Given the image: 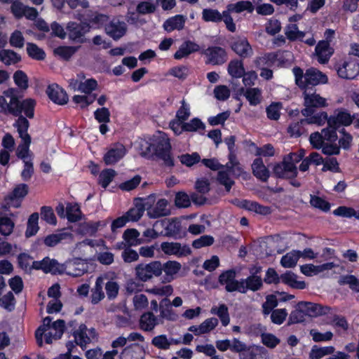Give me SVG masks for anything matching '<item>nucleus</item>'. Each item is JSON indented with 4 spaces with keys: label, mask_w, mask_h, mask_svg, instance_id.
<instances>
[{
    "label": "nucleus",
    "mask_w": 359,
    "mask_h": 359,
    "mask_svg": "<svg viewBox=\"0 0 359 359\" xmlns=\"http://www.w3.org/2000/svg\"><path fill=\"white\" fill-rule=\"evenodd\" d=\"M226 8L231 12H235L237 13H241L244 11H248L251 13L254 10V6L249 1H241L236 4H229Z\"/></svg>",
    "instance_id": "79ce46f5"
},
{
    "label": "nucleus",
    "mask_w": 359,
    "mask_h": 359,
    "mask_svg": "<svg viewBox=\"0 0 359 359\" xmlns=\"http://www.w3.org/2000/svg\"><path fill=\"white\" fill-rule=\"evenodd\" d=\"M292 72L295 76L296 84L302 90L313 89V86L326 83L328 80L325 74L315 68L308 69L304 74L300 67H295Z\"/></svg>",
    "instance_id": "f257e3e1"
},
{
    "label": "nucleus",
    "mask_w": 359,
    "mask_h": 359,
    "mask_svg": "<svg viewBox=\"0 0 359 359\" xmlns=\"http://www.w3.org/2000/svg\"><path fill=\"white\" fill-rule=\"evenodd\" d=\"M228 73L235 79L241 78L245 74V69L242 61L233 60L228 65Z\"/></svg>",
    "instance_id": "c9c22d12"
},
{
    "label": "nucleus",
    "mask_w": 359,
    "mask_h": 359,
    "mask_svg": "<svg viewBox=\"0 0 359 359\" xmlns=\"http://www.w3.org/2000/svg\"><path fill=\"white\" fill-rule=\"evenodd\" d=\"M261 339L263 344L269 348H274L280 342L278 337L271 333H262Z\"/></svg>",
    "instance_id": "69168bd1"
},
{
    "label": "nucleus",
    "mask_w": 359,
    "mask_h": 359,
    "mask_svg": "<svg viewBox=\"0 0 359 359\" xmlns=\"http://www.w3.org/2000/svg\"><path fill=\"white\" fill-rule=\"evenodd\" d=\"M73 235L69 233H60L56 234H50L47 236L44 239V243L48 247H53L60 243L63 240H72Z\"/></svg>",
    "instance_id": "4c0bfd02"
},
{
    "label": "nucleus",
    "mask_w": 359,
    "mask_h": 359,
    "mask_svg": "<svg viewBox=\"0 0 359 359\" xmlns=\"http://www.w3.org/2000/svg\"><path fill=\"white\" fill-rule=\"evenodd\" d=\"M41 218L44 219L47 223L53 225L57 224V219L53 212V210L50 206H43L41 208Z\"/></svg>",
    "instance_id": "0e129e2a"
},
{
    "label": "nucleus",
    "mask_w": 359,
    "mask_h": 359,
    "mask_svg": "<svg viewBox=\"0 0 359 359\" xmlns=\"http://www.w3.org/2000/svg\"><path fill=\"white\" fill-rule=\"evenodd\" d=\"M14 222L7 217H0V233L3 236H9L13 230Z\"/></svg>",
    "instance_id": "5fc2aeb1"
},
{
    "label": "nucleus",
    "mask_w": 359,
    "mask_h": 359,
    "mask_svg": "<svg viewBox=\"0 0 359 359\" xmlns=\"http://www.w3.org/2000/svg\"><path fill=\"white\" fill-rule=\"evenodd\" d=\"M36 101L32 98L24 100L20 104V114L23 111L25 116L29 118H32L34 115V107Z\"/></svg>",
    "instance_id": "c03bdc74"
},
{
    "label": "nucleus",
    "mask_w": 359,
    "mask_h": 359,
    "mask_svg": "<svg viewBox=\"0 0 359 359\" xmlns=\"http://www.w3.org/2000/svg\"><path fill=\"white\" fill-rule=\"evenodd\" d=\"M309 334L315 342L328 341H331L333 338V333L330 331L321 333L315 329H312L310 330Z\"/></svg>",
    "instance_id": "680f3d73"
},
{
    "label": "nucleus",
    "mask_w": 359,
    "mask_h": 359,
    "mask_svg": "<svg viewBox=\"0 0 359 359\" xmlns=\"http://www.w3.org/2000/svg\"><path fill=\"white\" fill-rule=\"evenodd\" d=\"M326 120H327V114L325 111H321L313 116H308L306 118L302 119V123L322 126L326 122Z\"/></svg>",
    "instance_id": "603ef678"
},
{
    "label": "nucleus",
    "mask_w": 359,
    "mask_h": 359,
    "mask_svg": "<svg viewBox=\"0 0 359 359\" xmlns=\"http://www.w3.org/2000/svg\"><path fill=\"white\" fill-rule=\"evenodd\" d=\"M299 259V250H292L282 257L280 264L285 268H292L297 265Z\"/></svg>",
    "instance_id": "a19ab883"
},
{
    "label": "nucleus",
    "mask_w": 359,
    "mask_h": 359,
    "mask_svg": "<svg viewBox=\"0 0 359 359\" xmlns=\"http://www.w3.org/2000/svg\"><path fill=\"white\" fill-rule=\"evenodd\" d=\"M199 50V45L193 41H187L180 46L178 50L175 53L174 57L176 60H180L192 53L198 52Z\"/></svg>",
    "instance_id": "cd10ccee"
},
{
    "label": "nucleus",
    "mask_w": 359,
    "mask_h": 359,
    "mask_svg": "<svg viewBox=\"0 0 359 359\" xmlns=\"http://www.w3.org/2000/svg\"><path fill=\"white\" fill-rule=\"evenodd\" d=\"M76 51V48L72 46H59L54 50V54L60 58L68 60Z\"/></svg>",
    "instance_id": "4d7b16f0"
},
{
    "label": "nucleus",
    "mask_w": 359,
    "mask_h": 359,
    "mask_svg": "<svg viewBox=\"0 0 359 359\" xmlns=\"http://www.w3.org/2000/svg\"><path fill=\"white\" fill-rule=\"evenodd\" d=\"M304 105L302 114L306 117L314 113V108L325 107L327 105L326 99L316 93L313 89H304L303 92Z\"/></svg>",
    "instance_id": "20e7f679"
},
{
    "label": "nucleus",
    "mask_w": 359,
    "mask_h": 359,
    "mask_svg": "<svg viewBox=\"0 0 359 359\" xmlns=\"http://www.w3.org/2000/svg\"><path fill=\"white\" fill-rule=\"evenodd\" d=\"M168 204V201L165 198L158 200L156 205L147 212L148 216L150 218H158L169 215L170 214V211L167 208Z\"/></svg>",
    "instance_id": "a878e982"
},
{
    "label": "nucleus",
    "mask_w": 359,
    "mask_h": 359,
    "mask_svg": "<svg viewBox=\"0 0 359 359\" xmlns=\"http://www.w3.org/2000/svg\"><path fill=\"white\" fill-rule=\"evenodd\" d=\"M334 215L344 217H355L358 219L359 210L356 211L353 208L346 206H339L333 211Z\"/></svg>",
    "instance_id": "bf43d9fd"
},
{
    "label": "nucleus",
    "mask_w": 359,
    "mask_h": 359,
    "mask_svg": "<svg viewBox=\"0 0 359 359\" xmlns=\"http://www.w3.org/2000/svg\"><path fill=\"white\" fill-rule=\"evenodd\" d=\"M126 153V147L121 144H116L104 156V161L107 165L116 163L122 158Z\"/></svg>",
    "instance_id": "6ab92c4d"
},
{
    "label": "nucleus",
    "mask_w": 359,
    "mask_h": 359,
    "mask_svg": "<svg viewBox=\"0 0 359 359\" xmlns=\"http://www.w3.org/2000/svg\"><path fill=\"white\" fill-rule=\"evenodd\" d=\"M236 271L234 270H228L219 276V283L221 285H225V289L229 292L238 291L240 285V280H236Z\"/></svg>",
    "instance_id": "dca6fc26"
},
{
    "label": "nucleus",
    "mask_w": 359,
    "mask_h": 359,
    "mask_svg": "<svg viewBox=\"0 0 359 359\" xmlns=\"http://www.w3.org/2000/svg\"><path fill=\"white\" fill-rule=\"evenodd\" d=\"M153 150L154 155L162 160L165 165L174 166V159L171 155V144L167 134L158 132L154 136Z\"/></svg>",
    "instance_id": "7ed1b4c3"
},
{
    "label": "nucleus",
    "mask_w": 359,
    "mask_h": 359,
    "mask_svg": "<svg viewBox=\"0 0 359 359\" xmlns=\"http://www.w3.org/2000/svg\"><path fill=\"white\" fill-rule=\"evenodd\" d=\"M253 175L263 182L267 181L269 177V171L264 165L261 158H257L252 164Z\"/></svg>",
    "instance_id": "bb28decb"
},
{
    "label": "nucleus",
    "mask_w": 359,
    "mask_h": 359,
    "mask_svg": "<svg viewBox=\"0 0 359 359\" xmlns=\"http://www.w3.org/2000/svg\"><path fill=\"white\" fill-rule=\"evenodd\" d=\"M280 280L283 283L293 288L304 289L306 287L305 282L297 280V276L291 271H287L282 274L280 276Z\"/></svg>",
    "instance_id": "72a5a7b5"
},
{
    "label": "nucleus",
    "mask_w": 359,
    "mask_h": 359,
    "mask_svg": "<svg viewBox=\"0 0 359 359\" xmlns=\"http://www.w3.org/2000/svg\"><path fill=\"white\" fill-rule=\"evenodd\" d=\"M39 213H32L27 221V229L25 231V236L29 238L34 236L39 231V227L38 225Z\"/></svg>",
    "instance_id": "ea45409f"
},
{
    "label": "nucleus",
    "mask_w": 359,
    "mask_h": 359,
    "mask_svg": "<svg viewBox=\"0 0 359 359\" xmlns=\"http://www.w3.org/2000/svg\"><path fill=\"white\" fill-rule=\"evenodd\" d=\"M210 311L212 313L218 316L223 326L229 325L230 321L229 314L228 308L225 304H221L219 307H212Z\"/></svg>",
    "instance_id": "37998d69"
},
{
    "label": "nucleus",
    "mask_w": 359,
    "mask_h": 359,
    "mask_svg": "<svg viewBox=\"0 0 359 359\" xmlns=\"http://www.w3.org/2000/svg\"><path fill=\"white\" fill-rule=\"evenodd\" d=\"M135 271L138 280L147 282L154 276L158 277L162 274V264L159 261H152L148 264H139L135 266Z\"/></svg>",
    "instance_id": "39448f33"
},
{
    "label": "nucleus",
    "mask_w": 359,
    "mask_h": 359,
    "mask_svg": "<svg viewBox=\"0 0 359 359\" xmlns=\"http://www.w3.org/2000/svg\"><path fill=\"white\" fill-rule=\"evenodd\" d=\"M0 61L6 65H13L21 61V56L13 50H0Z\"/></svg>",
    "instance_id": "2f4dec72"
},
{
    "label": "nucleus",
    "mask_w": 359,
    "mask_h": 359,
    "mask_svg": "<svg viewBox=\"0 0 359 359\" xmlns=\"http://www.w3.org/2000/svg\"><path fill=\"white\" fill-rule=\"evenodd\" d=\"M298 307L302 308L305 314L310 317L325 315L328 313L331 309L328 306H324L310 302H300L298 303Z\"/></svg>",
    "instance_id": "2eb2a0df"
},
{
    "label": "nucleus",
    "mask_w": 359,
    "mask_h": 359,
    "mask_svg": "<svg viewBox=\"0 0 359 359\" xmlns=\"http://www.w3.org/2000/svg\"><path fill=\"white\" fill-rule=\"evenodd\" d=\"M116 175L115 170L106 169L101 172L99 176V183L103 188H107Z\"/></svg>",
    "instance_id": "13d9d810"
},
{
    "label": "nucleus",
    "mask_w": 359,
    "mask_h": 359,
    "mask_svg": "<svg viewBox=\"0 0 359 359\" xmlns=\"http://www.w3.org/2000/svg\"><path fill=\"white\" fill-rule=\"evenodd\" d=\"M140 233L135 229H126L123 235V239L128 246H135L144 243L142 238H139Z\"/></svg>",
    "instance_id": "f704fd0d"
},
{
    "label": "nucleus",
    "mask_w": 359,
    "mask_h": 359,
    "mask_svg": "<svg viewBox=\"0 0 359 359\" xmlns=\"http://www.w3.org/2000/svg\"><path fill=\"white\" fill-rule=\"evenodd\" d=\"M186 18L182 15H177L172 17L163 23V28L167 32H172L175 29L180 30L184 28Z\"/></svg>",
    "instance_id": "c756f323"
},
{
    "label": "nucleus",
    "mask_w": 359,
    "mask_h": 359,
    "mask_svg": "<svg viewBox=\"0 0 359 359\" xmlns=\"http://www.w3.org/2000/svg\"><path fill=\"white\" fill-rule=\"evenodd\" d=\"M67 216L68 221L70 222H76L81 219V210L79 205L75 203H68L66 207Z\"/></svg>",
    "instance_id": "49530a36"
},
{
    "label": "nucleus",
    "mask_w": 359,
    "mask_h": 359,
    "mask_svg": "<svg viewBox=\"0 0 359 359\" xmlns=\"http://www.w3.org/2000/svg\"><path fill=\"white\" fill-rule=\"evenodd\" d=\"M159 309L161 310V316L162 318L169 320L175 319V315L172 312L171 302L168 299L165 298L160 302Z\"/></svg>",
    "instance_id": "09e8293b"
},
{
    "label": "nucleus",
    "mask_w": 359,
    "mask_h": 359,
    "mask_svg": "<svg viewBox=\"0 0 359 359\" xmlns=\"http://www.w3.org/2000/svg\"><path fill=\"white\" fill-rule=\"evenodd\" d=\"M14 126L17 128L22 142L17 148L16 156L23 162L27 160L32 161V154L29 151L31 137L27 133L29 126V121L24 116H20L14 123Z\"/></svg>",
    "instance_id": "f03ea898"
},
{
    "label": "nucleus",
    "mask_w": 359,
    "mask_h": 359,
    "mask_svg": "<svg viewBox=\"0 0 359 359\" xmlns=\"http://www.w3.org/2000/svg\"><path fill=\"white\" fill-rule=\"evenodd\" d=\"M29 187L26 184H18L12 193L7 196L6 199L10 201V202H8V204L18 208L20 203H15V201L25 198L27 195Z\"/></svg>",
    "instance_id": "393cba45"
},
{
    "label": "nucleus",
    "mask_w": 359,
    "mask_h": 359,
    "mask_svg": "<svg viewBox=\"0 0 359 359\" xmlns=\"http://www.w3.org/2000/svg\"><path fill=\"white\" fill-rule=\"evenodd\" d=\"M207 57L206 63L212 65H221L227 60L226 50L219 46H211L205 49L201 53Z\"/></svg>",
    "instance_id": "9d476101"
},
{
    "label": "nucleus",
    "mask_w": 359,
    "mask_h": 359,
    "mask_svg": "<svg viewBox=\"0 0 359 359\" xmlns=\"http://www.w3.org/2000/svg\"><path fill=\"white\" fill-rule=\"evenodd\" d=\"M232 50L240 57L246 58L250 57L252 53V49L246 39H238L231 44Z\"/></svg>",
    "instance_id": "4be33fe9"
},
{
    "label": "nucleus",
    "mask_w": 359,
    "mask_h": 359,
    "mask_svg": "<svg viewBox=\"0 0 359 359\" xmlns=\"http://www.w3.org/2000/svg\"><path fill=\"white\" fill-rule=\"evenodd\" d=\"M261 270V267H257L255 269V271H251V275L247 278L241 279L240 280L238 292L245 294L248 290L253 292L260 290L263 286L262 278L258 275Z\"/></svg>",
    "instance_id": "0eeeda50"
},
{
    "label": "nucleus",
    "mask_w": 359,
    "mask_h": 359,
    "mask_svg": "<svg viewBox=\"0 0 359 359\" xmlns=\"http://www.w3.org/2000/svg\"><path fill=\"white\" fill-rule=\"evenodd\" d=\"M243 92L245 97L250 102V104L256 106L262 101L261 90L257 88H248L245 92L243 88H241Z\"/></svg>",
    "instance_id": "e433bc0d"
},
{
    "label": "nucleus",
    "mask_w": 359,
    "mask_h": 359,
    "mask_svg": "<svg viewBox=\"0 0 359 359\" xmlns=\"http://www.w3.org/2000/svg\"><path fill=\"white\" fill-rule=\"evenodd\" d=\"M315 51L318 57V60L321 64L327 63L333 53V50L330 46V43L324 40L318 42Z\"/></svg>",
    "instance_id": "5701e85b"
},
{
    "label": "nucleus",
    "mask_w": 359,
    "mask_h": 359,
    "mask_svg": "<svg viewBox=\"0 0 359 359\" xmlns=\"http://www.w3.org/2000/svg\"><path fill=\"white\" fill-rule=\"evenodd\" d=\"M278 306V300L275 295L266 296V302L262 304V313L264 316L271 313L273 309Z\"/></svg>",
    "instance_id": "864d4df0"
},
{
    "label": "nucleus",
    "mask_w": 359,
    "mask_h": 359,
    "mask_svg": "<svg viewBox=\"0 0 359 359\" xmlns=\"http://www.w3.org/2000/svg\"><path fill=\"white\" fill-rule=\"evenodd\" d=\"M157 325L158 318L152 312H146L140 316V327L141 330L146 332H151Z\"/></svg>",
    "instance_id": "c85d7f7f"
},
{
    "label": "nucleus",
    "mask_w": 359,
    "mask_h": 359,
    "mask_svg": "<svg viewBox=\"0 0 359 359\" xmlns=\"http://www.w3.org/2000/svg\"><path fill=\"white\" fill-rule=\"evenodd\" d=\"M341 285H348L350 288L359 292V280L354 276H344L339 280Z\"/></svg>",
    "instance_id": "774afa93"
},
{
    "label": "nucleus",
    "mask_w": 359,
    "mask_h": 359,
    "mask_svg": "<svg viewBox=\"0 0 359 359\" xmlns=\"http://www.w3.org/2000/svg\"><path fill=\"white\" fill-rule=\"evenodd\" d=\"M32 268L36 270H42L45 273H51L53 274L62 273L64 271V266L57 262V260L45 257L41 261L32 262Z\"/></svg>",
    "instance_id": "f8f14e48"
},
{
    "label": "nucleus",
    "mask_w": 359,
    "mask_h": 359,
    "mask_svg": "<svg viewBox=\"0 0 359 359\" xmlns=\"http://www.w3.org/2000/svg\"><path fill=\"white\" fill-rule=\"evenodd\" d=\"M46 94L55 104L63 105L68 102V96L66 92L57 84L49 85L46 89Z\"/></svg>",
    "instance_id": "f3484780"
},
{
    "label": "nucleus",
    "mask_w": 359,
    "mask_h": 359,
    "mask_svg": "<svg viewBox=\"0 0 359 359\" xmlns=\"http://www.w3.org/2000/svg\"><path fill=\"white\" fill-rule=\"evenodd\" d=\"M107 280V276H101L97 278L94 287L91 290V303L97 304L104 297V292L103 291V287L104 280Z\"/></svg>",
    "instance_id": "b1692460"
},
{
    "label": "nucleus",
    "mask_w": 359,
    "mask_h": 359,
    "mask_svg": "<svg viewBox=\"0 0 359 359\" xmlns=\"http://www.w3.org/2000/svg\"><path fill=\"white\" fill-rule=\"evenodd\" d=\"M285 34L290 41L299 39L303 41L306 33L299 31L296 24H290L285 29Z\"/></svg>",
    "instance_id": "58836bf2"
},
{
    "label": "nucleus",
    "mask_w": 359,
    "mask_h": 359,
    "mask_svg": "<svg viewBox=\"0 0 359 359\" xmlns=\"http://www.w3.org/2000/svg\"><path fill=\"white\" fill-rule=\"evenodd\" d=\"M51 320L52 319L50 317H46L43 320V325H41L35 332L36 339L39 346L43 345V334L47 332L48 329L51 328Z\"/></svg>",
    "instance_id": "a18cd8bd"
},
{
    "label": "nucleus",
    "mask_w": 359,
    "mask_h": 359,
    "mask_svg": "<svg viewBox=\"0 0 359 359\" xmlns=\"http://www.w3.org/2000/svg\"><path fill=\"white\" fill-rule=\"evenodd\" d=\"M178 158L183 165L188 167H191L201 161L200 155L196 152H194L191 154H182L179 156Z\"/></svg>",
    "instance_id": "052dcab7"
},
{
    "label": "nucleus",
    "mask_w": 359,
    "mask_h": 359,
    "mask_svg": "<svg viewBox=\"0 0 359 359\" xmlns=\"http://www.w3.org/2000/svg\"><path fill=\"white\" fill-rule=\"evenodd\" d=\"M286 158L283 157V161L276 164L273 166V171L274 175L278 178L293 179L298 175L297 168L293 165Z\"/></svg>",
    "instance_id": "9b49d317"
},
{
    "label": "nucleus",
    "mask_w": 359,
    "mask_h": 359,
    "mask_svg": "<svg viewBox=\"0 0 359 359\" xmlns=\"http://www.w3.org/2000/svg\"><path fill=\"white\" fill-rule=\"evenodd\" d=\"M6 97L10 99L8 102L6 98L0 96V107L3 112L6 114H11L15 116H22L20 115V104L21 102L14 93V90L11 88L4 92Z\"/></svg>",
    "instance_id": "423d86ee"
},
{
    "label": "nucleus",
    "mask_w": 359,
    "mask_h": 359,
    "mask_svg": "<svg viewBox=\"0 0 359 359\" xmlns=\"http://www.w3.org/2000/svg\"><path fill=\"white\" fill-rule=\"evenodd\" d=\"M10 45L16 48H22L25 44V38L19 30L14 31L9 39Z\"/></svg>",
    "instance_id": "e2e57ef3"
},
{
    "label": "nucleus",
    "mask_w": 359,
    "mask_h": 359,
    "mask_svg": "<svg viewBox=\"0 0 359 359\" xmlns=\"http://www.w3.org/2000/svg\"><path fill=\"white\" fill-rule=\"evenodd\" d=\"M145 351L139 344L134 343L126 346L121 353V359H144Z\"/></svg>",
    "instance_id": "aec40b11"
},
{
    "label": "nucleus",
    "mask_w": 359,
    "mask_h": 359,
    "mask_svg": "<svg viewBox=\"0 0 359 359\" xmlns=\"http://www.w3.org/2000/svg\"><path fill=\"white\" fill-rule=\"evenodd\" d=\"M65 327L64 320H57L52 323L51 328L46 332L45 339L47 344H51L54 340H57L62 336Z\"/></svg>",
    "instance_id": "a211bd4d"
},
{
    "label": "nucleus",
    "mask_w": 359,
    "mask_h": 359,
    "mask_svg": "<svg viewBox=\"0 0 359 359\" xmlns=\"http://www.w3.org/2000/svg\"><path fill=\"white\" fill-rule=\"evenodd\" d=\"M75 342L82 348L87 344L97 339V333L94 328L88 329L86 325H80L79 329L74 332Z\"/></svg>",
    "instance_id": "1a4fd4ad"
},
{
    "label": "nucleus",
    "mask_w": 359,
    "mask_h": 359,
    "mask_svg": "<svg viewBox=\"0 0 359 359\" xmlns=\"http://www.w3.org/2000/svg\"><path fill=\"white\" fill-rule=\"evenodd\" d=\"M337 74L341 78L353 79L359 74V65L355 62H345Z\"/></svg>",
    "instance_id": "412c9836"
},
{
    "label": "nucleus",
    "mask_w": 359,
    "mask_h": 359,
    "mask_svg": "<svg viewBox=\"0 0 359 359\" xmlns=\"http://www.w3.org/2000/svg\"><path fill=\"white\" fill-rule=\"evenodd\" d=\"M203 19L206 22H218L222 20V13H220L217 10L215 9H203Z\"/></svg>",
    "instance_id": "6e6d98bb"
},
{
    "label": "nucleus",
    "mask_w": 359,
    "mask_h": 359,
    "mask_svg": "<svg viewBox=\"0 0 359 359\" xmlns=\"http://www.w3.org/2000/svg\"><path fill=\"white\" fill-rule=\"evenodd\" d=\"M162 268L165 274L166 281L170 282L181 269V264L176 261H168L162 264Z\"/></svg>",
    "instance_id": "473e14b6"
},
{
    "label": "nucleus",
    "mask_w": 359,
    "mask_h": 359,
    "mask_svg": "<svg viewBox=\"0 0 359 359\" xmlns=\"http://www.w3.org/2000/svg\"><path fill=\"white\" fill-rule=\"evenodd\" d=\"M143 213L142 208L136 202L135 207L130 208L125 215L128 221L137 222L142 217Z\"/></svg>",
    "instance_id": "338daca9"
},
{
    "label": "nucleus",
    "mask_w": 359,
    "mask_h": 359,
    "mask_svg": "<svg viewBox=\"0 0 359 359\" xmlns=\"http://www.w3.org/2000/svg\"><path fill=\"white\" fill-rule=\"evenodd\" d=\"M161 250L168 255H175L184 257L191 254V249L189 246L182 245L180 243L163 242L161 245Z\"/></svg>",
    "instance_id": "ddd939ff"
},
{
    "label": "nucleus",
    "mask_w": 359,
    "mask_h": 359,
    "mask_svg": "<svg viewBox=\"0 0 359 359\" xmlns=\"http://www.w3.org/2000/svg\"><path fill=\"white\" fill-rule=\"evenodd\" d=\"M104 286L109 299H114L117 297L119 285L116 281L109 280L107 278V280H104Z\"/></svg>",
    "instance_id": "3c124183"
},
{
    "label": "nucleus",
    "mask_w": 359,
    "mask_h": 359,
    "mask_svg": "<svg viewBox=\"0 0 359 359\" xmlns=\"http://www.w3.org/2000/svg\"><path fill=\"white\" fill-rule=\"evenodd\" d=\"M335 352V348L332 346L320 347L317 345L312 346L309 355V359H321L326 355H332Z\"/></svg>",
    "instance_id": "7c9ffc66"
},
{
    "label": "nucleus",
    "mask_w": 359,
    "mask_h": 359,
    "mask_svg": "<svg viewBox=\"0 0 359 359\" xmlns=\"http://www.w3.org/2000/svg\"><path fill=\"white\" fill-rule=\"evenodd\" d=\"M229 172L226 169L225 170H219L217 177L219 183L225 187L227 192L230 191L232 186L235 184L234 181L230 178Z\"/></svg>",
    "instance_id": "de8ad7c7"
},
{
    "label": "nucleus",
    "mask_w": 359,
    "mask_h": 359,
    "mask_svg": "<svg viewBox=\"0 0 359 359\" xmlns=\"http://www.w3.org/2000/svg\"><path fill=\"white\" fill-rule=\"evenodd\" d=\"M127 31L126 24L118 19L111 20L105 26V32L107 35L114 40H118L123 36Z\"/></svg>",
    "instance_id": "4468645a"
},
{
    "label": "nucleus",
    "mask_w": 359,
    "mask_h": 359,
    "mask_svg": "<svg viewBox=\"0 0 359 359\" xmlns=\"http://www.w3.org/2000/svg\"><path fill=\"white\" fill-rule=\"evenodd\" d=\"M90 25L86 22H69L67 25L69 39L81 43L86 41L84 36L90 31Z\"/></svg>",
    "instance_id": "6e6552de"
},
{
    "label": "nucleus",
    "mask_w": 359,
    "mask_h": 359,
    "mask_svg": "<svg viewBox=\"0 0 359 359\" xmlns=\"http://www.w3.org/2000/svg\"><path fill=\"white\" fill-rule=\"evenodd\" d=\"M27 52L29 57L36 60H43L46 57L45 52L33 43H27Z\"/></svg>",
    "instance_id": "8fccbe9b"
}]
</instances>
